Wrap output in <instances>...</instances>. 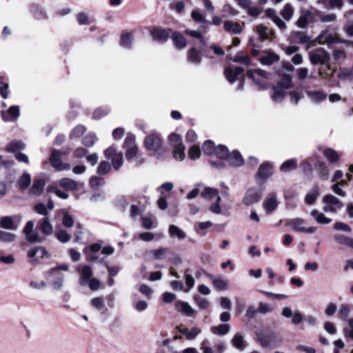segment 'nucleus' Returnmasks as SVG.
Listing matches in <instances>:
<instances>
[{
	"instance_id": "1",
	"label": "nucleus",
	"mask_w": 353,
	"mask_h": 353,
	"mask_svg": "<svg viewBox=\"0 0 353 353\" xmlns=\"http://www.w3.org/2000/svg\"><path fill=\"white\" fill-rule=\"evenodd\" d=\"M258 342L263 347L270 349L275 348L283 342V339L275 332L263 330L256 332Z\"/></svg>"
},
{
	"instance_id": "2",
	"label": "nucleus",
	"mask_w": 353,
	"mask_h": 353,
	"mask_svg": "<svg viewBox=\"0 0 353 353\" xmlns=\"http://www.w3.org/2000/svg\"><path fill=\"white\" fill-rule=\"evenodd\" d=\"M309 57L312 64L326 65L327 70H330V65L329 63L330 54L327 52L320 48L316 49L309 52Z\"/></svg>"
},
{
	"instance_id": "3",
	"label": "nucleus",
	"mask_w": 353,
	"mask_h": 353,
	"mask_svg": "<svg viewBox=\"0 0 353 353\" xmlns=\"http://www.w3.org/2000/svg\"><path fill=\"white\" fill-rule=\"evenodd\" d=\"M323 211L336 213L343 207V203L332 194L325 195L323 198Z\"/></svg>"
},
{
	"instance_id": "4",
	"label": "nucleus",
	"mask_w": 353,
	"mask_h": 353,
	"mask_svg": "<svg viewBox=\"0 0 353 353\" xmlns=\"http://www.w3.org/2000/svg\"><path fill=\"white\" fill-rule=\"evenodd\" d=\"M61 155L62 154L59 151L52 150L50 158V163L52 166L58 171L69 170L70 169V165L62 162Z\"/></svg>"
},
{
	"instance_id": "5",
	"label": "nucleus",
	"mask_w": 353,
	"mask_h": 353,
	"mask_svg": "<svg viewBox=\"0 0 353 353\" xmlns=\"http://www.w3.org/2000/svg\"><path fill=\"white\" fill-rule=\"evenodd\" d=\"M123 148L125 149V157L128 160L132 159L137 154L138 147L135 143L134 136H128L124 140Z\"/></svg>"
},
{
	"instance_id": "6",
	"label": "nucleus",
	"mask_w": 353,
	"mask_h": 353,
	"mask_svg": "<svg viewBox=\"0 0 353 353\" xmlns=\"http://www.w3.org/2000/svg\"><path fill=\"white\" fill-rule=\"evenodd\" d=\"M247 76L260 88H265L263 79L268 78V73L265 70L261 69L249 70L247 72Z\"/></svg>"
},
{
	"instance_id": "7",
	"label": "nucleus",
	"mask_w": 353,
	"mask_h": 353,
	"mask_svg": "<svg viewBox=\"0 0 353 353\" xmlns=\"http://www.w3.org/2000/svg\"><path fill=\"white\" fill-rule=\"evenodd\" d=\"M262 198V190L250 188L247 190L243 199V203L245 205H251L259 202Z\"/></svg>"
},
{
	"instance_id": "8",
	"label": "nucleus",
	"mask_w": 353,
	"mask_h": 353,
	"mask_svg": "<svg viewBox=\"0 0 353 353\" xmlns=\"http://www.w3.org/2000/svg\"><path fill=\"white\" fill-rule=\"evenodd\" d=\"M144 145L148 150L158 152L162 146V142L159 135L151 134L145 137Z\"/></svg>"
},
{
	"instance_id": "9",
	"label": "nucleus",
	"mask_w": 353,
	"mask_h": 353,
	"mask_svg": "<svg viewBox=\"0 0 353 353\" xmlns=\"http://www.w3.org/2000/svg\"><path fill=\"white\" fill-rule=\"evenodd\" d=\"M273 174L272 168L268 163H262L256 174V179L259 184L264 183Z\"/></svg>"
},
{
	"instance_id": "10",
	"label": "nucleus",
	"mask_w": 353,
	"mask_h": 353,
	"mask_svg": "<svg viewBox=\"0 0 353 353\" xmlns=\"http://www.w3.org/2000/svg\"><path fill=\"white\" fill-rule=\"evenodd\" d=\"M312 18L313 14L311 10L301 8L300 15L295 22V24L300 28H306L308 23L312 21Z\"/></svg>"
},
{
	"instance_id": "11",
	"label": "nucleus",
	"mask_w": 353,
	"mask_h": 353,
	"mask_svg": "<svg viewBox=\"0 0 353 353\" xmlns=\"http://www.w3.org/2000/svg\"><path fill=\"white\" fill-rule=\"evenodd\" d=\"M278 205L277 195L274 192L269 193L263 203V206L268 214L274 211L277 208Z\"/></svg>"
},
{
	"instance_id": "12",
	"label": "nucleus",
	"mask_w": 353,
	"mask_h": 353,
	"mask_svg": "<svg viewBox=\"0 0 353 353\" xmlns=\"http://www.w3.org/2000/svg\"><path fill=\"white\" fill-rule=\"evenodd\" d=\"M27 255L32 262L37 261L38 258H49L50 256L46 249L43 246L31 248L28 252Z\"/></svg>"
},
{
	"instance_id": "13",
	"label": "nucleus",
	"mask_w": 353,
	"mask_h": 353,
	"mask_svg": "<svg viewBox=\"0 0 353 353\" xmlns=\"http://www.w3.org/2000/svg\"><path fill=\"white\" fill-rule=\"evenodd\" d=\"M77 271L80 274V285H86L88 281L92 278V276L93 274L91 267L88 265H79L77 268Z\"/></svg>"
},
{
	"instance_id": "14",
	"label": "nucleus",
	"mask_w": 353,
	"mask_h": 353,
	"mask_svg": "<svg viewBox=\"0 0 353 353\" xmlns=\"http://www.w3.org/2000/svg\"><path fill=\"white\" fill-rule=\"evenodd\" d=\"M171 31L170 29L165 30L161 28H154L152 30L150 34L154 40L163 43L168 39Z\"/></svg>"
},
{
	"instance_id": "15",
	"label": "nucleus",
	"mask_w": 353,
	"mask_h": 353,
	"mask_svg": "<svg viewBox=\"0 0 353 353\" xmlns=\"http://www.w3.org/2000/svg\"><path fill=\"white\" fill-rule=\"evenodd\" d=\"M19 226V223H15L14 217L10 216H2L0 219V227L9 230H17Z\"/></svg>"
},
{
	"instance_id": "16",
	"label": "nucleus",
	"mask_w": 353,
	"mask_h": 353,
	"mask_svg": "<svg viewBox=\"0 0 353 353\" xmlns=\"http://www.w3.org/2000/svg\"><path fill=\"white\" fill-rule=\"evenodd\" d=\"M290 37L293 41L299 44H307L311 41L312 38L306 32L303 31H292Z\"/></svg>"
},
{
	"instance_id": "17",
	"label": "nucleus",
	"mask_w": 353,
	"mask_h": 353,
	"mask_svg": "<svg viewBox=\"0 0 353 353\" xmlns=\"http://www.w3.org/2000/svg\"><path fill=\"white\" fill-rule=\"evenodd\" d=\"M227 161L233 167H240L244 163L242 156L237 150H234L231 153H229Z\"/></svg>"
},
{
	"instance_id": "18",
	"label": "nucleus",
	"mask_w": 353,
	"mask_h": 353,
	"mask_svg": "<svg viewBox=\"0 0 353 353\" xmlns=\"http://www.w3.org/2000/svg\"><path fill=\"white\" fill-rule=\"evenodd\" d=\"M177 329L181 334L185 335V339L188 340L194 339L201 332L197 327H193L191 330H188L181 325L178 326Z\"/></svg>"
},
{
	"instance_id": "19",
	"label": "nucleus",
	"mask_w": 353,
	"mask_h": 353,
	"mask_svg": "<svg viewBox=\"0 0 353 353\" xmlns=\"http://www.w3.org/2000/svg\"><path fill=\"white\" fill-rule=\"evenodd\" d=\"M37 228L47 236L52 234L53 232L52 225L47 217L43 218L39 221Z\"/></svg>"
},
{
	"instance_id": "20",
	"label": "nucleus",
	"mask_w": 353,
	"mask_h": 353,
	"mask_svg": "<svg viewBox=\"0 0 353 353\" xmlns=\"http://www.w3.org/2000/svg\"><path fill=\"white\" fill-rule=\"evenodd\" d=\"M171 39L174 46L179 50L185 48L187 45L186 39L179 32H172Z\"/></svg>"
},
{
	"instance_id": "21",
	"label": "nucleus",
	"mask_w": 353,
	"mask_h": 353,
	"mask_svg": "<svg viewBox=\"0 0 353 353\" xmlns=\"http://www.w3.org/2000/svg\"><path fill=\"white\" fill-rule=\"evenodd\" d=\"M320 194L319 188L317 185H314L311 190H310L305 196V203L307 205L314 203L316 199Z\"/></svg>"
},
{
	"instance_id": "22",
	"label": "nucleus",
	"mask_w": 353,
	"mask_h": 353,
	"mask_svg": "<svg viewBox=\"0 0 353 353\" xmlns=\"http://www.w3.org/2000/svg\"><path fill=\"white\" fill-rule=\"evenodd\" d=\"M244 72V69L242 67L236 66L233 70L230 68H228L225 70V75L227 79L230 82H234L236 77L241 74Z\"/></svg>"
},
{
	"instance_id": "23",
	"label": "nucleus",
	"mask_w": 353,
	"mask_h": 353,
	"mask_svg": "<svg viewBox=\"0 0 353 353\" xmlns=\"http://www.w3.org/2000/svg\"><path fill=\"white\" fill-rule=\"evenodd\" d=\"M316 170L322 180H327L329 178L330 171L328 167L323 161H317L315 165Z\"/></svg>"
},
{
	"instance_id": "24",
	"label": "nucleus",
	"mask_w": 353,
	"mask_h": 353,
	"mask_svg": "<svg viewBox=\"0 0 353 353\" xmlns=\"http://www.w3.org/2000/svg\"><path fill=\"white\" fill-rule=\"evenodd\" d=\"M232 345L239 351H243L246 347V343L241 334H236L231 340Z\"/></svg>"
},
{
	"instance_id": "25",
	"label": "nucleus",
	"mask_w": 353,
	"mask_h": 353,
	"mask_svg": "<svg viewBox=\"0 0 353 353\" xmlns=\"http://www.w3.org/2000/svg\"><path fill=\"white\" fill-rule=\"evenodd\" d=\"M310 215L315 219L319 224H329L332 221V219L327 218L323 212H319L317 210H312Z\"/></svg>"
},
{
	"instance_id": "26",
	"label": "nucleus",
	"mask_w": 353,
	"mask_h": 353,
	"mask_svg": "<svg viewBox=\"0 0 353 353\" xmlns=\"http://www.w3.org/2000/svg\"><path fill=\"white\" fill-rule=\"evenodd\" d=\"M319 4H323L327 9L338 8L341 10L343 6V0H319Z\"/></svg>"
},
{
	"instance_id": "27",
	"label": "nucleus",
	"mask_w": 353,
	"mask_h": 353,
	"mask_svg": "<svg viewBox=\"0 0 353 353\" xmlns=\"http://www.w3.org/2000/svg\"><path fill=\"white\" fill-rule=\"evenodd\" d=\"M334 239L338 243L345 245L353 249V239L342 234H336L334 235Z\"/></svg>"
},
{
	"instance_id": "28",
	"label": "nucleus",
	"mask_w": 353,
	"mask_h": 353,
	"mask_svg": "<svg viewBox=\"0 0 353 353\" xmlns=\"http://www.w3.org/2000/svg\"><path fill=\"white\" fill-rule=\"evenodd\" d=\"M202 59L201 52L194 48H192L188 52V61L190 63L198 64Z\"/></svg>"
},
{
	"instance_id": "29",
	"label": "nucleus",
	"mask_w": 353,
	"mask_h": 353,
	"mask_svg": "<svg viewBox=\"0 0 353 353\" xmlns=\"http://www.w3.org/2000/svg\"><path fill=\"white\" fill-rule=\"evenodd\" d=\"M310 99L316 103H320L326 98V94L320 90H310L307 92Z\"/></svg>"
},
{
	"instance_id": "30",
	"label": "nucleus",
	"mask_w": 353,
	"mask_h": 353,
	"mask_svg": "<svg viewBox=\"0 0 353 353\" xmlns=\"http://www.w3.org/2000/svg\"><path fill=\"white\" fill-rule=\"evenodd\" d=\"M224 29L228 32L232 34H240L242 32V28L237 23H234L231 21H225L223 23Z\"/></svg>"
},
{
	"instance_id": "31",
	"label": "nucleus",
	"mask_w": 353,
	"mask_h": 353,
	"mask_svg": "<svg viewBox=\"0 0 353 353\" xmlns=\"http://www.w3.org/2000/svg\"><path fill=\"white\" fill-rule=\"evenodd\" d=\"M279 60V56L273 52H268L262 56L260 59L261 63L263 65H270Z\"/></svg>"
},
{
	"instance_id": "32",
	"label": "nucleus",
	"mask_w": 353,
	"mask_h": 353,
	"mask_svg": "<svg viewBox=\"0 0 353 353\" xmlns=\"http://www.w3.org/2000/svg\"><path fill=\"white\" fill-rule=\"evenodd\" d=\"M294 14V8L290 3H286L280 12V14L286 21L292 19Z\"/></svg>"
},
{
	"instance_id": "33",
	"label": "nucleus",
	"mask_w": 353,
	"mask_h": 353,
	"mask_svg": "<svg viewBox=\"0 0 353 353\" xmlns=\"http://www.w3.org/2000/svg\"><path fill=\"white\" fill-rule=\"evenodd\" d=\"M59 185L67 190H74L77 188V183L69 178L61 179L59 182Z\"/></svg>"
},
{
	"instance_id": "34",
	"label": "nucleus",
	"mask_w": 353,
	"mask_h": 353,
	"mask_svg": "<svg viewBox=\"0 0 353 353\" xmlns=\"http://www.w3.org/2000/svg\"><path fill=\"white\" fill-rule=\"evenodd\" d=\"M168 232L171 236H176L179 240H183L186 238L185 232L175 225H170Z\"/></svg>"
},
{
	"instance_id": "35",
	"label": "nucleus",
	"mask_w": 353,
	"mask_h": 353,
	"mask_svg": "<svg viewBox=\"0 0 353 353\" xmlns=\"http://www.w3.org/2000/svg\"><path fill=\"white\" fill-rule=\"evenodd\" d=\"M230 330V325L229 324H219L216 326L211 327V331L214 334L224 336L227 334Z\"/></svg>"
},
{
	"instance_id": "36",
	"label": "nucleus",
	"mask_w": 353,
	"mask_h": 353,
	"mask_svg": "<svg viewBox=\"0 0 353 353\" xmlns=\"http://www.w3.org/2000/svg\"><path fill=\"white\" fill-rule=\"evenodd\" d=\"M323 154L331 163L337 162L340 159V155L336 150L332 148L325 149L323 151Z\"/></svg>"
},
{
	"instance_id": "37",
	"label": "nucleus",
	"mask_w": 353,
	"mask_h": 353,
	"mask_svg": "<svg viewBox=\"0 0 353 353\" xmlns=\"http://www.w3.org/2000/svg\"><path fill=\"white\" fill-rule=\"evenodd\" d=\"M25 148V143L21 141L14 140L9 143L6 146V150L9 152H16L17 151L23 150Z\"/></svg>"
},
{
	"instance_id": "38",
	"label": "nucleus",
	"mask_w": 353,
	"mask_h": 353,
	"mask_svg": "<svg viewBox=\"0 0 353 353\" xmlns=\"http://www.w3.org/2000/svg\"><path fill=\"white\" fill-rule=\"evenodd\" d=\"M176 309L177 311L184 313L185 315L190 316L193 314V309L186 302L179 301L176 304Z\"/></svg>"
},
{
	"instance_id": "39",
	"label": "nucleus",
	"mask_w": 353,
	"mask_h": 353,
	"mask_svg": "<svg viewBox=\"0 0 353 353\" xmlns=\"http://www.w3.org/2000/svg\"><path fill=\"white\" fill-rule=\"evenodd\" d=\"M201 195L205 199H212V198H217L218 201H221L219 191L216 189L205 188L201 192Z\"/></svg>"
},
{
	"instance_id": "40",
	"label": "nucleus",
	"mask_w": 353,
	"mask_h": 353,
	"mask_svg": "<svg viewBox=\"0 0 353 353\" xmlns=\"http://www.w3.org/2000/svg\"><path fill=\"white\" fill-rule=\"evenodd\" d=\"M45 183L43 179H36L33 181V184L30 188L31 193L39 195L40 194L44 188Z\"/></svg>"
},
{
	"instance_id": "41",
	"label": "nucleus",
	"mask_w": 353,
	"mask_h": 353,
	"mask_svg": "<svg viewBox=\"0 0 353 353\" xmlns=\"http://www.w3.org/2000/svg\"><path fill=\"white\" fill-rule=\"evenodd\" d=\"M297 167V162L295 159H292L285 161L282 163V165L280 167V170L281 172H288L291 170H294Z\"/></svg>"
},
{
	"instance_id": "42",
	"label": "nucleus",
	"mask_w": 353,
	"mask_h": 353,
	"mask_svg": "<svg viewBox=\"0 0 353 353\" xmlns=\"http://www.w3.org/2000/svg\"><path fill=\"white\" fill-rule=\"evenodd\" d=\"M132 33H123L121 36L120 45L125 48L130 49L132 45Z\"/></svg>"
},
{
	"instance_id": "43",
	"label": "nucleus",
	"mask_w": 353,
	"mask_h": 353,
	"mask_svg": "<svg viewBox=\"0 0 353 353\" xmlns=\"http://www.w3.org/2000/svg\"><path fill=\"white\" fill-rule=\"evenodd\" d=\"M305 221L301 218H294L289 220L288 225L291 226L294 231L301 232Z\"/></svg>"
},
{
	"instance_id": "44",
	"label": "nucleus",
	"mask_w": 353,
	"mask_h": 353,
	"mask_svg": "<svg viewBox=\"0 0 353 353\" xmlns=\"http://www.w3.org/2000/svg\"><path fill=\"white\" fill-rule=\"evenodd\" d=\"M256 31L261 41L268 39L270 38V35L272 33V31L262 24L256 26Z\"/></svg>"
},
{
	"instance_id": "45",
	"label": "nucleus",
	"mask_w": 353,
	"mask_h": 353,
	"mask_svg": "<svg viewBox=\"0 0 353 353\" xmlns=\"http://www.w3.org/2000/svg\"><path fill=\"white\" fill-rule=\"evenodd\" d=\"M229 153V150L226 146L223 145H219L218 146H216L213 154H215L220 159H227Z\"/></svg>"
},
{
	"instance_id": "46",
	"label": "nucleus",
	"mask_w": 353,
	"mask_h": 353,
	"mask_svg": "<svg viewBox=\"0 0 353 353\" xmlns=\"http://www.w3.org/2000/svg\"><path fill=\"white\" fill-rule=\"evenodd\" d=\"M170 144L173 148L183 146L181 137L177 134L172 133L168 137Z\"/></svg>"
},
{
	"instance_id": "47",
	"label": "nucleus",
	"mask_w": 353,
	"mask_h": 353,
	"mask_svg": "<svg viewBox=\"0 0 353 353\" xmlns=\"http://www.w3.org/2000/svg\"><path fill=\"white\" fill-rule=\"evenodd\" d=\"M31 183V176L28 173H24L20 176L18 181L19 185L21 190L26 189Z\"/></svg>"
},
{
	"instance_id": "48",
	"label": "nucleus",
	"mask_w": 353,
	"mask_h": 353,
	"mask_svg": "<svg viewBox=\"0 0 353 353\" xmlns=\"http://www.w3.org/2000/svg\"><path fill=\"white\" fill-rule=\"evenodd\" d=\"M285 94V92L283 90L278 88H274L271 97L274 102L280 103L283 99Z\"/></svg>"
},
{
	"instance_id": "49",
	"label": "nucleus",
	"mask_w": 353,
	"mask_h": 353,
	"mask_svg": "<svg viewBox=\"0 0 353 353\" xmlns=\"http://www.w3.org/2000/svg\"><path fill=\"white\" fill-rule=\"evenodd\" d=\"M319 41L331 44L335 42V37L332 34H328L327 31H323L319 36Z\"/></svg>"
},
{
	"instance_id": "50",
	"label": "nucleus",
	"mask_w": 353,
	"mask_h": 353,
	"mask_svg": "<svg viewBox=\"0 0 353 353\" xmlns=\"http://www.w3.org/2000/svg\"><path fill=\"white\" fill-rule=\"evenodd\" d=\"M16 235L8 232L0 230V241L3 243H10L14 241Z\"/></svg>"
},
{
	"instance_id": "51",
	"label": "nucleus",
	"mask_w": 353,
	"mask_h": 353,
	"mask_svg": "<svg viewBox=\"0 0 353 353\" xmlns=\"http://www.w3.org/2000/svg\"><path fill=\"white\" fill-rule=\"evenodd\" d=\"M111 169V164L105 161H102L98 165L97 173L99 175H105L109 172Z\"/></svg>"
},
{
	"instance_id": "52",
	"label": "nucleus",
	"mask_w": 353,
	"mask_h": 353,
	"mask_svg": "<svg viewBox=\"0 0 353 353\" xmlns=\"http://www.w3.org/2000/svg\"><path fill=\"white\" fill-rule=\"evenodd\" d=\"M111 161L113 168L116 170H119L122 166L123 163V154L121 152H119L117 154L112 157Z\"/></svg>"
},
{
	"instance_id": "53",
	"label": "nucleus",
	"mask_w": 353,
	"mask_h": 353,
	"mask_svg": "<svg viewBox=\"0 0 353 353\" xmlns=\"http://www.w3.org/2000/svg\"><path fill=\"white\" fill-rule=\"evenodd\" d=\"M85 130L86 128L84 125H79L71 131L70 137V139L80 137L85 133Z\"/></svg>"
},
{
	"instance_id": "54",
	"label": "nucleus",
	"mask_w": 353,
	"mask_h": 353,
	"mask_svg": "<svg viewBox=\"0 0 353 353\" xmlns=\"http://www.w3.org/2000/svg\"><path fill=\"white\" fill-rule=\"evenodd\" d=\"M281 87L288 89L292 86V77L290 74H283L281 81L279 82Z\"/></svg>"
},
{
	"instance_id": "55",
	"label": "nucleus",
	"mask_w": 353,
	"mask_h": 353,
	"mask_svg": "<svg viewBox=\"0 0 353 353\" xmlns=\"http://www.w3.org/2000/svg\"><path fill=\"white\" fill-rule=\"evenodd\" d=\"M212 284L216 290H223L228 288V282L221 279H214Z\"/></svg>"
},
{
	"instance_id": "56",
	"label": "nucleus",
	"mask_w": 353,
	"mask_h": 353,
	"mask_svg": "<svg viewBox=\"0 0 353 353\" xmlns=\"http://www.w3.org/2000/svg\"><path fill=\"white\" fill-rule=\"evenodd\" d=\"M215 148L214 142L210 140L205 141L202 146L203 152L209 155L213 154Z\"/></svg>"
},
{
	"instance_id": "57",
	"label": "nucleus",
	"mask_w": 353,
	"mask_h": 353,
	"mask_svg": "<svg viewBox=\"0 0 353 353\" xmlns=\"http://www.w3.org/2000/svg\"><path fill=\"white\" fill-rule=\"evenodd\" d=\"M212 223L210 221L199 222L194 225V231L199 234H203L201 231L210 228Z\"/></svg>"
},
{
	"instance_id": "58",
	"label": "nucleus",
	"mask_w": 353,
	"mask_h": 353,
	"mask_svg": "<svg viewBox=\"0 0 353 353\" xmlns=\"http://www.w3.org/2000/svg\"><path fill=\"white\" fill-rule=\"evenodd\" d=\"M192 18L198 22L203 23L205 24V28L210 24V22L208 20H205L203 16L196 10H193L191 13Z\"/></svg>"
},
{
	"instance_id": "59",
	"label": "nucleus",
	"mask_w": 353,
	"mask_h": 353,
	"mask_svg": "<svg viewBox=\"0 0 353 353\" xmlns=\"http://www.w3.org/2000/svg\"><path fill=\"white\" fill-rule=\"evenodd\" d=\"M57 239L61 243H67L70 241V235L64 230H59L56 233Z\"/></svg>"
},
{
	"instance_id": "60",
	"label": "nucleus",
	"mask_w": 353,
	"mask_h": 353,
	"mask_svg": "<svg viewBox=\"0 0 353 353\" xmlns=\"http://www.w3.org/2000/svg\"><path fill=\"white\" fill-rule=\"evenodd\" d=\"M26 240L30 243L42 242L43 239L41 238L37 232L32 230L31 233L27 234L26 236Z\"/></svg>"
},
{
	"instance_id": "61",
	"label": "nucleus",
	"mask_w": 353,
	"mask_h": 353,
	"mask_svg": "<svg viewBox=\"0 0 353 353\" xmlns=\"http://www.w3.org/2000/svg\"><path fill=\"white\" fill-rule=\"evenodd\" d=\"M336 15L334 13L325 14L321 13L319 14V20L323 23L333 22L336 19Z\"/></svg>"
},
{
	"instance_id": "62",
	"label": "nucleus",
	"mask_w": 353,
	"mask_h": 353,
	"mask_svg": "<svg viewBox=\"0 0 353 353\" xmlns=\"http://www.w3.org/2000/svg\"><path fill=\"white\" fill-rule=\"evenodd\" d=\"M232 61L236 63L248 65L250 63V58L248 56L244 55L243 52H240L232 59Z\"/></svg>"
},
{
	"instance_id": "63",
	"label": "nucleus",
	"mask_w": 353,
	"mask_h": 353,
	"mask_svg": "<svg viewBox=\"0 0 353 353\" xmlns=\"http://www.w3.org/2000/svg\"><path fill=\"white\" fill-rule=\"evenodd\" d=\"M97 140L94 134H89L83 137L82 143L86 147H92Z\"/></svg>"
},
{
	"instance_id": "64",
	"label": "nucleus",
	"mask_w": 353,
	"mask_h": 353,
	"mask_svg": "<svg viewBox=\"0 0 353 353\" xmlns=\"http://www.w3.org/2000/svg\"><path fill=\"white\" fill-rule=\"evenodd\" d=\"M350 309L347 305L343 304L340 306L339 311V316L343 320H345L350 314Z\"/></svg>"
}]
</instances>
